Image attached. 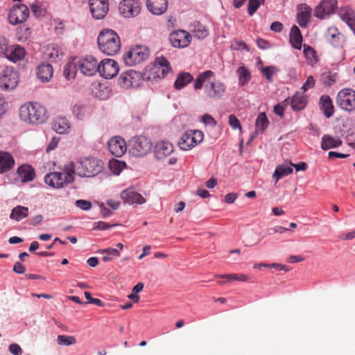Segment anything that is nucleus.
<instances>
[{
    "mask_svg": "<svg viewBox=\"0 0 355 355\" xmlns=\"http://www.w3.org/2000/svg\"><path fill=\"white\" fill-rule=\"evenodd\" d=\"M20 119L28 123L39 124L47 119L46 110L38 103H28L19 109Z\"/></svg>",
    "mask_w": 355,
    "mask_h": 355,
    "instance_id": "1",
    "label": "nucleus"
},
{
    "mask_svg": "<svg viewBox=\"0 0 355 355\" xmlns=\"http://www.w3.org/2000/svg\"><path fill=\"white\" fill-rule=\"evenodd\" d=\"M97 41L100 50L108 55H114L120 50V37L116 32L111 29L102 31Z\"/></svg>",
    "mask_w": 355,
    "mask_h": 355,
    "instance_id": "2",
    "label": "nucleus"
},
{
    "mask_svg": "<svg viewBox=\"0 0 355 355\" xmlns=\"http://www.w3.org/2000/svg\"><path fill=\"white\" fill-rule=\"evenodd\" d=\"M104 167L103 162L96 158H83L76 165V173L80 177L92 178L98 175Z\"/></svg>",
    "mask_w": 355,
    "mask_h": 355,
    "instance_id": "3",
    "label": "nucleus"
},
{
    "mask_svg": "<svg viewBox=\"0 0 355 355\" xmlns=\"http://www.w3.org/2000/svg\"><path fill=\"white\" fill-rule=\"evenodd\" d=\"M150 55L148 48L142 45H137L132 47L126 52L123 57L124 63L126 65L133 66L139 64L146 60Z\"/></svg>",
    "mask_w": 355,
    "mask_h": 355,
    "instance_id": "4",
    "label": "nucleus"
},
{
    "mask_svg": "<svg viewBox=\"0 0 355 355\" xmlns=\"http://www.w3.org/2000/svg\"><path fill=\"white\" fill-rule=\"evenodd\" d=\"M130 152L135 156L141 157L150 152L153 144L151 140L144 136L133 137L129 141Z\"/></svg>",
    "mask_w": 355,
    "mask_h": 355,
    "instance_id": "5",
    "label": "nucleus"
},
{
    "mask_svg": "<svg viewBox=\"0 0 355 355\" xmlns=\"http://www.w3.org/2000/svg\"><path fill=\"white\" fill-rule=\"evenodd\" d=\"M204 139V134L200 130H188L185 132L178 142L180 149L189 150L201 143Z\"/></svg>",
    "mask_w": 355,
    "mask_h": 355,
    "instance_id": "6",
    "label": "nucleus"
},
{
    "mask_svg": "<svg viewBox=\"0 0 355 355\" xmlns=\"http://www.w3.org/2000/svg\"><path fill=\"white\" fill-rule=\"evenodd\" d=\"M171 69L170 63L164 57H157L153 66L148 67V79L164 78Z\"/></svg>",
    "mask_w": 355,
    "mask_h": 355,
    "instance_id": "7",
    "label": "nucleus"
},
{
    "mask_svg": "<svg viewBox=\"0 0 355 355\" xmlns=\"http://www.w3.org/2000/svg\"><path fill=\"white\" fill-rule=\"evenodd\" d=\"M336 103L341 109L353 112L355 110V91L350 88L341 89L337 95Z\"/></svg>",
    "mask_w": 355,
    "mask_h": 355,
    "instance_id": "8",
    "label": "nucleus"
},
{
    "mask_svg": "<svg viewBox=\"0 0 355 355\" xmlns=\"http://www.w3.org/2000/svg\"><path fill=\"white\" fill-rule=\"evenodd\" d=\"M0 51L8 59L15 62L21 60L26 54L25 49L19 45L8 46L5 38L0 42Z\"/></svg>",
    "mask_w": 355,
    "mask_h": 355,
    "instance_id": "9",
    "label": "nucleus"
},
{
    "mask_svg": "<svg viewBox=\"0 0 355 355\" xmlns=\"http://www.w3.org/2000/svg\"><path fill=\"white\" fill-rule=\"evenodd\" d=\"M19 81V73L12 68L7 67L0 78V87L12 90L17 87Z\"/></svg>",
    "mask_w": 355,
    "mask_h": 355,
    "instance_id": "10",
    "label": "nucleus"
},
{
    "mask_svg": "<svg viewBox=\"0 0 355 355\" xmlns=\"http://www.w3.org/2000/svg\"><path fill=\"white\" fill-rule=\"evenodd\" d=\"M141 82L140 73L135 70H128L120 75L118 83L123 88L137 87Z\"/></svg>",
    "mask_w": 355,
    "mask_h": 355,
    "instance_id": "11",
    "label": "nucleus"
},
{
    "mask_svg": "<svg viewBox=\"0 0 355 355\" xmlns=\"http://www.w3.org/2000/svg\"><path fill=\"white\" fill-rule=\"evenodd\" d=\"M28 16V8L24 4H17L10 9L8 20L11 24L16 25L26 21Z\"/></svg>",
    "mask_w": 355,
    "mask_h": 355,
    "instance_id": "12",
    "label": "nucleus"
},
{
    "mask_svg": "<svg viewBox=\"0 0 355 355\" xmlns=\"http://www.w3.org/2000/svg\"><path fill=\"white\" fill-rule=\"evenodd\" d=\"M119 70V64L113 59H103L99 63L98 73L105 79L114 78L118 73Z\"/></svg>",
    "mask_w": 355,
    "mask_h": 355,
    "instance_id": "13",
    "label": "nucleus"
},
{
    "mask_svg": "<svg viewBox=\"0 0 355 355\" xmlns=\"http://www.w3.org/2000/svg\"><path fill=\"white\" fill-rule=\"evenodd\" d=\"M119 10L124 17H134L139 14L141 3L137 0H123L119 3Z\"/></svg>",
    "mask_w": 355,
    "mask_h": 355,
    "instance_id": "14",
    "label": "nucleus"
},
{
    "mask_svg": "<svg viewBox=\"0 0 355 355\" xmlns=\"http://www.w3.org/2000/svg\"><path fill=\"white\" fill-rule=\"evenodd\" d=\"M191 35L184 30H178L172 32L169 35V41L175 48L187 47L191 42Z\"/></svg>",
    "mask_w": 355,
    "mask_h": 355,
    "instance_id": "15",
    "label": "nucleus"
},
{
    "mask_svg": "<svg viewBox=\"0 0 355 355\" xmlns=\"http://www.w3.org/2000/svg\"><path fill=\"white\" fill-rule=\"evenodd\" d=\"M78 69L85 76H92L98 72L99 63L93 56H87L78 62Z\"/></svg>",
    "mask_w": 355,
    "mask_h": 355,
    "instance_id": "16",
    "label": "nucleus"
},
{
    "mask_svg": "<svg viewBox=\"0 0 355 355\" xmlns=\"http://www.w3.org/2000/svg\"><path fill=\"white\" fill-rule=\"evenodd\" d=\"M337 8V0H322L315 8L314 15L320 19H324L334 13Z\"/></svg>",
    "mask_w": 355,
    "mask_h": 355,
    "instance_id": "17",
    "label": "nucleus"
},
{
    "mask_svg": "<svg viewBox=\"0 0 355 355\" xmlns=\"http://www.w3.org/2000/svg\"><path fill=\"white\" fill-rule=\"evenodd\" d=\"M89 8L93 17L101 19L108 11V0H89Z\"/></svg>",
    "mask_w": 355,
    "mask_h": 355,
    "instance_id": "18",
    "label": "nucleus"
},
{
    "mask_svg": "<svg viewBox=\"0 0 355 355\" xmlns=\"http://www.w3.org/2000/svg\"><path fill=\"white\" fill-rule=\"evenodd\" d=\"M44 181L46 184L53 188H62L70 184L64 174L61 172H53L45 175Z\"/></svg>",
    "mask_w": 355,
    "mask_h": 355,
    "instance_id": "19",
    "label": "nucleus"
},
{
    "mask_svg": "<svg viewBox=\"0 0 355 355\" xmlns=\"http://www.w3.org/2000/svg\"><path fill=\"white\" fill-rule=\"evenodd\" d=\"M110 152L116 157H121L126 151V144L121 137L112 138L107 144Z\"/></svg>",
    "mask_w": 355,
    "mask_h": 355,
    "instance_id": "20",
    "label": "nucleus"
},
{
    "mask_svg": "<svg viewBox=\"0 0 355 355\" xmlns=\"http://www.w3.org/2000/svg\"><path fill=\"white\" fill-rule=\"evenodd\" d=\"M205 91L211 98H219L223 96L226 91L225 85L220 82H210L207 84Z\"/></svg>",
    "mask_w": 355,
    "mask_h": 355,
    "instance_id": "21",
    "label": "nucleus"
},
{
    "mask_svg": "<svg viewBox=\"0 0 355 355\" xmlns=\"http://www.w3.org/2000/svg\"><path fill=\"white\" fill-rule=\"evenodd\" d=\"M121 198L125 202L129 204L142 205L146 202V199L133 189H127L121 192Z\"/></svg>",
    "mask_w": 355,
    "mask_h": 355,
    "instance_id": "22",
    "label": "nucleus"
},
{
    "mask_svg": "<svg viewBox=\"0 0 355 355\" xmlns=\"http://www.w3.org/2000/svg\"><path fill=\"white\" fill-rule=\"evenodd\" d=\"M168 3V0H147L146 6L152 14L160 15L166 11Z\"/></svg>",
    "mask_w": 355,
    "mask_h": 355,
    "instance_id": "23",
    "label": "nucleus"
},
{
    "mask_svg": "<svg viewBox=\"0 0 355 355\" xmlns=\"http://www.w3.org/2000/svg\"><path fill=\"white\" fill-rule=\"evenodd\" d=\"M173 151V146L168 142L158 143L155 148V156L157 159H163Z\"/></svg>",
    "mask_w": 355,
    "mask_h": 355,
    "instance_id": "24",
    "label": "nucleus"
},
{
    "mask_svg": "<svg viewBox=\"0 0 355 355\" xmlns=\"http://www.w3.org/2000/svg\"><path fill=\"white\" fill-rule=\"evenodd\" d=\"M342 144L343 141L338 137L324 135L322 137L321 148L324 150H327L330 148H336L340 146Z\"/></svg>",
    "mask_w": 355,
    "mask_h": 355,
    "instance_id": "25",
    "label": "nucleus"
},
{
    "mask_svg": "<svg viewBox=\"0 0 355 355\" xmlns=\"http://www.w3.org/2000/svg\"><path fill=\"white\" fill-rule=\"evenodd\" d=\"M53 70L50 64L42 63L37 69V78L42 82H48L53 76Z\"/></svg>",
    "mask_w": 355,
    "mask_h": 355,
    "instance_id": "26",
    "label": "nucleus"
},
{
    "mask_svg": "<svg viewBox=\"0 0 355 355\" xmlns=\"http://www.w3.org/2000/svg\"><path fill=\"white\" fill-rule=\"evenodd\" d=\"M17 173L24 182L31 181L35 178V171L28 164H23L17 169Z\"/></svg>",
    "mask_w": 355,
    "mask_h": 355,
    "instance_id": "27",
    "label": "nucleus"
},
{
    "mask_svg": "<svg viewBox=\"0 0 355 355\" xmlns=\"http://www.w3.org/2000/svg\"><path fill=\"white\" fill-rule=\"evenodd\" d=\"M28 214L29 209L27 207L18 205L11 210L10 218L19 222L27 218Z\"/></svg>",
    "mask_w": 355,
    "mask_h": 355,
    "instance_id": "28",
    "label": "nucleus"
},
{
    "mask_svg": "<svg viewBox=\"0 0 355 355\" xmlns=\"http://www.w3.org/2000/svg\"><path fill=\"white\" fill-rule=\"evenodd\" d=\"M12 156L8 153H0V173L9 171L14 165Z\"/></svg>",
    "mask_w": 355,
    "mask_h": 355,
    "instance_id": "29",
    "label": "nucleus"
},
{
    "mask_svg": "<svg viewBox=\"0 0 355 355\" xmlns=\"http://www.w3.org/2000/svg\"><path fill=\"white\" fill-rule=\"evenodd\" d=\"M302 36L299 28L293 25L290 33V43L294 49H301Z\"/></svg>",
    "mask_w": 355,
    "mask_h": 355,
    "instance_id": "30",
    "label": "nucleus"
},
{
    "mask_svg": "<svg viewBox=\"0 0 355 355\" xmlns=\"http://www.w3.org/2000/svg\"><path fill=\"white\" fill-rule=\"evenodd\" d=\"M193 80L192 75L188 72L180 73L174 83V87L176 89H182L189 83Z\"/></svg>",
    "mask_w": 355,
    "mask_h": 355,
    "instance_id": "31",
    "label": "nucleus"
},
{
    "mask_svg": "<svg viewBox=\"0 0 355 355\" xmlns=\"http://www.w3.org/2000/svg\"><path fill=\"white\" fill-rule=\"evenodd\" d=\"M320 105L325 116L330 118L334 112V107L331 98L327 95L322 96L320 97Z\"/></svg>",
    "mask_w": 355,
    "mask_h": 355,
    "instance_id": "32",
    "label": "nucleus"
},
{
    "mask_svg": "<svg viewBox=\"0 0 355 355\" xmlns=\"http://www.w3.org/2000/svg\"><path fill=\"white\" fill-rule=\"evenodd\" d=\"M53 129L59 134H64L69 129L68 120L64 117L57 118L53 123Z\"/></svg>",
    "mask_w": 355,
    "mask_h": 355,
    "instance_id": "33",
    "label": "nucleus"
},
{
    "mask_svg": "<svg viewBox=\"0 0 355 355\" xmlns=\"http://www.w3.org/2000/svg\"><path fill=\"white\" fill-rule=\"evenodd\" d=\"M191 27L192 29L191 31L195 37L198 39H204L209 34L208 30L199 21L193 22L191 25Z\"/></svg>",
    "mask_w": 355,
    "mask_h": 355,
    "instance_id": "34",
    "label": "nucleus"
},
{
    "mask_svg": "<svg viewBox=\"0 0 355 355\" xmlns=\"http://www.w3.org/2000/svg\"><path fill=\"white\" fill-rule=\"evenodd\" d=\"M306 105V99L305 96L302 94L297 93L292 98L291 105L293 110H300L305 107Z\"/></svg>",
    "mask_w": 355,
    "mask_h": 355,
    "instance_id": "35",
    "label": "nucleus"
},
{
    "mask_svg": "<svg viewBox=\"0 0 355 355\" xmlns=\"http://www.w3.org/2000/svg\"><path fill=\"white\" fill-rule=\"evenodd\" d=\"M214 76V72L210 70L203 71L198 74V77L195 80L193 87L195 89H200L204 83L210 79Z\"/></svg>",
    "mask_w": 355,
    "mask_h": 355,
    "instance_id": "36",
    "label": "nucleus"
},
{
    "mask_svg": "<svg viewBox=\"0 0 355 355\" xmlns=\"http://www.w3.org/2000/svg\"><path fill=\"white\" fill-rule=\"evenodd\" d=\"M293 173V168L286 164L279 165L276 167L273 178L277 182L279 179Z\"/></svg>",
    "mask_w": 355,
    "mask_h": 355,
    "instance_id": "37",
    "label": "nucleus"
},
{
    "mask_svg": "<svg viewBox=\"0 0 355 355\" xmlns=\"http://www.w3.org/2000/svg\"><path fill=\"white\" fill-rule=\"evenodd\" d=\"M98 253L103 255L102 260L104 262L112 261L114 257L120 256V252L117 249L108 248L105 249H101Z\"/></svg>",
    "mask_w": 355,
    "mask_h": 355,
    "instance_id": "38",
    "label": "nucleus"
},
{
    "mask_svg": "<svg viewBox=\"0 0 355 355\" xmlns=\"http://www.w3.org/2000/svg\"><path fill=\"white\" fill-rule=\"evenodd\" d=\"M214 277L216 278L226 279L228 282H232L233 281L247 282L250 279L248 275L242 273L216 275Z\"/></svg>",
    "mask_w": 355,
    "mask_h": 355,
    "instance_id": "39",
    "label": "nucleus"
},
{
    "mask_svg": "<svg viewBox=\"0 0 355 355\" xmlns=\"http://www.w3.org/2000/svg\"><path fill=\"white\" fill-rule=\"evenodd\" d=\"M236 73L239 76V84L241 86L246 85L251 79L249 70L244 66L239 67Z\"/></svg>",
    "mask_w": 355,
    "mask_h": 355,
    "instance_id": "40",
    "label": "nucleus"
},
{
    "mask_svg": "<svg viewBox=\"0 0 355 355\" xmlns=\"http://www.w3.org/2000/svg\"><path fill=\"white\" fill-rule=\"evenodd\" d=\"M311 9L307 6L297 14V21L300 26L305 27L309 21Z\"/></svg>",
    "mask_w": 355,
    "mask_h": 355,
    "instance_id": "41",
    "label": "nucleus"
},
{
    "mask_svg": "<svg viewBox=\"0 0 355 355\" xmlns=\"http://www.w3.org/2000/svg\"><path fill=\"white\" fill-rule=\"evenodd\" d=\"M338 75L336 72L325 71L321 75V80L327 86L333 85L337 80Z\"/></svg>",
    "mask_w": 355,
    "mask_h": 355,
    "instance_id": "42",
    "label": "nucleus"
},
{
    "mask_svg": "<svg viewBox=\"0 0 355 355\" xmlns=\"http://www.w3.org/2000/svg\"><path fill=\"white\" fill-rule=\"evenodd\" d=\"M68 182L71 183L74 181V175L76 173V166L73 162H69L64 165V173Z\"/></svg>",
    "mask_w": 355,
    "mask_h": 355,
    "instance_id": "43",
    "label": "nucleus"
},
{
    "mask_svg": "<svg viewBox=\"0 0 355 355\" xmlns=\"http://www.w3.org/2000/svg\"><path fill=\"white\" fill-rule=\"evenodd\" d=\"M268 125L269 121L265 112L259 113L256 121L257 131H261L263 132L268 128Z\"/></svg>",
    "mask_w": 355,
    "mask_h": 355,
    "instance_id": "44",
    "label": "nucleus"
},
{
    "mask_svg": "<svg viewBox=\"0 0 355 355\" xmlns=\"http://www.w3.org/2000/svg\"><path fill=\"white\" fill-rule=\"evenodd\" d=\"M63 74L68 80L73 79L76 74V64L69 62L64 67Z\"/></svg>",
    "mask_w": 355,
    "mask_h": 355,
    "instance_id": "45",
    "label": "nucleus"
},
{
    "mask_svg": "<svg viewBox=\"0 0 355 355\" xmlns=\"http://www.w3.org/2000/svg\"><path fill=\"white\" fill-rule=\"evenodd\" d=\"M125 167V163L124 162L116 159H112L109 162V168L115 175H119Z\"/></svg>",
    "mask_w": 355,
    "mask_h": 355,
    "instance_id": "46",
    "label": "nucleus"
},
{
    "mask_svg": "<svg viewBox=\"0 0 355 355\" xmlns=\"http://www.w3.org/2000/svg\"><path fill=\"white\" fill-rule=\"evenodd\" d=\"M343 35L336 29L329 28L328 31V40L334 46H337L340 43Z\"/></svg>",
    "mask_w": 355,
    "mask_h": 355,
    "instance_id": "47",
    "label": "nucleus"
},
{
    "mask_svg": "<svg viewBox=\"0 0 355 355\" xmlns=\"http://www.w3.org/2000/svg\"><path fill=\"white\" fill-rule=\"evenodd\" d=\"M46 55L51 62H56L63 55V52L59 47H49Z\"/></svg>",
    "mask_w": 355,
    "mask_h": 355,
    "instance_id": "48",
    "label": "nucleus"
},
{
    "mask_svg": "<svg viewBox=\"0 0 355 355\" xmlns=\"http://www.w3.org/2000/svg\"><path fill=\"white\" fill-rule=\"evenodd\" d=\"M57 342L60 345L69 346L74 345L76 343V339L72 336L59 335Z\"/></svg>",
    "mask_w": 355,
    "mask_h": 355,
    "instance_id": "49",
    "label": "nucleus"
},
{
    "mask_svg": "<svg viewBox=\"0 0 355 355\" xmlns=\"http://www.w3.org/2000/svg\"><path fill=\"white\" fill-rule=\"evenodd\" d=\"M73 114L79 119H82L84 116H85L87 109L86 107L82 105L76 104L73 105Z\"/></svg>",
    "mask_w": 355,
    "mask_h": 355,
    "instance_id": "50",
    "label": "nucleus"
},
{
    "mask_svg": "<svg viewBox=\"0 0 355 355\" xmlns=\"http://www.w3.org/2000/svg\"><path fill=\"white\" fill-rule=\"evenodd\" d=\"M304 54L308 60H310L311 62L314 61L315 62H316L318 61L315 55V51L311 46L304 44Z\"/></svg>",
    "mask_w": 355,
    "mask_h": 355,
    "instance_id": "51",
    "label": "nucleus"
},
{
    "mask_svg": "<svg viewBox=\"0 0 355 355\" xmlns=\"http://www.w3.org/2000/svg\"><path fill=\"white\" fill-rule=\"evenodd\" d=\"M264 3V0H249L248 11L250 16Z\"/></svg>",
    "mask_w": 355,
    "mask_h": 355,
    "instance_id": "52",
    "label": "nucleus"
},
{
    "mask_svg": "<svg viewBox=\"0 0 355 355\" xmlns=\"http://www.w3.org/2000/svg\"><path fill=\"white\" fill-rule=\"evenodd\" d=\"M277 69L273 66L266 67L262 69L261 72L266 79L272 81L273 75L276 73Z\"/></svg>",
    "mask_w": 355,
    "mask_h": 355,
    "instance_id": "53",
    "label": "nucleus"
},
{
    "mask_svg": "<svg viewBox=\"0 0 355 355\" xmlns=\"http://www.w3.org/2000/svg\"><path fill=\"white\" fill-rule=\"evenodd\" d=\"M228 123L232 129H239V130L241 131L242 128L240 121L235 115L230 114L229 116Z\"/></svg>",
    "mask_w": 355,
    "mask_h": 355,
    "instance_id": "54",
    "label": "nucleus"
},
{
    "mask_svg": "<svg viewBox=\"0 0 355 355\" xmlns=\"http://www.w3.org/2000/svg\"><path fill=\"white\" fill-rule=\"evenodd\" d=\"M84 295L89 303L94 304L99 306H103V302L100 299L92 297L90 293L85 291Z\"/></svg>",
    "mask_w": 355,
    "mask_h": 355,
    "instance_id": "55",
    "label": "nucleus"
},
{
    "mask_svg": "<svg viewBox=\"0 0 355 355\" xmlns=\"http://www.w3.org/2000/svg\"><path fill=\"white\" fill-rule=\"evenodd\" d=\"M76 205L83 210H89L92 207V203L86 200H76Z\"/></svg>",
    "mask_w": 355,
    "mask_h": 355,
    "instance_id": "56",
    "label": "nucleus"
},
{
    "mask_svg": "<svg viewBox=\"0 0 355 355\" xmlns=\"http://www.w3.org/2000/svg\"><path fill=\"white\" fill-rule=\"evenodd\" d=\"M9 351L13 355H22L23 350L21 347L16 343L10 345Z\"/></svg>",
    "mask_w": 355,
    "mask_h": 355,
    "instance_id": "57",
    "label": "nucleus"
},
{
    "mask_svg": "<svg viewBox=\"0 0 355 355\" xmlns=\"http://www.w3.org/2000/svg\"><path fill=\"white\" fill-rule=\"evenodd\" d=\"M315 85V80L314 78L312 76H310L306 79V82L302 87V89L304 92L307 91L308 89L313 88Z\"/></svg>",
    "mask_w": 355,
    "mask_h": 355,
    "instance_id": "58",
    "label": "nucleus"
},
{
    "mask_svg": "<svg viewBox=\"0 0 355 355\" xmlns=\"http://www.w3.org/2000/svg\"><path fill=\"white\" fill-rule=\"evenodd\" d=\"M112 226L104 221H98L94 223V229L98 230H105Z\"/></svg>",
    "mask_w": 355,
    "mask_h": 355,
    "instance_id": "59",
    "label": "nucleus"
},
{
    "mask_svg": "<svg viewBox=\"0 0 355 355\" xmlns=\"http://www.w3.org/2000/svg\"><path fill=\"white\" fill-rule=\"evenodd\" d=\"M31 10L32 12L36 15V16H40L43 14V9L42 8V6L39 5L37 3H33L31 5Z\"/></svg>",
    "mask_w": 355,
    "mask_h": 355,
    "instance_id": "60",
    "label": "nucleus"
},
{
    "mask_svg": "<svg viewBox=\"0 0 355 355\" xmlns=\"http://www.w3.org/2000/svg\"><path fill=\"white\" fill-rule=\"evenodd\" d=\"M283 29V24L279 21H274L270 25V30L279 33Z\"/></svg>",
    "mask_w": 355,
    "mask_h": 355,
    "instance_id": "61",
    "label": "nucleus"
},
{
    "mask_svg": "<svg viewBox=\"0 0 355 355\" xmlns=\"http://www.w3.org/2000/svg\"><path fill=\"white\" fill-rule=\"evenodd\" d=\"M202 120L205 124H209L212 125H216V121H215V119L209 114L204 115L202 118Z\"/></svg>",
    "mask_w": 355,
    "mask_h": 355,
    "instance_id": "62",
    "label": "nucleus"
},
{
    "mask_svg": "<svg viewBox=\"0 0 355 355\" xmlns=\"http://www.w3.org/2000/svg\"><path fill=\"white\" fill-rule=\"evenodd\" d=\"M43 220V216L42 214H37L30 219V223L32 225H37L42 223Z\"/></svg>",
    "mask_w": 355,
    "mask_h": 355,
    "instance_id": "63",
    "label": "nucleus"
},
{
    "mask_svg": "<svg viewBox=\"0 0 355 355\" xmlns=\"http://www.w3.org/2000/svg\"><path fill=\"white\" fill-rule=\"evenodd\" d=\"M13 270L18 274H23L26 271L25 267L19 262H16L13 267Z\"/></svg>",
    "mask_w": 355,
    "mask_h": 355,
    "instance_id": "64",
    "label": "nucleus"
}]
</instances>
